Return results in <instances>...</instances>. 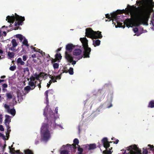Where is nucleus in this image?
I'll list each match as a JSON object with an SVG mask.
<instances>
[{
    "instance_id": "nucleus-1",
    "label": "nucleus",
    "mask_w": 154,
    "mask_h": 154,
    "mask_svg": "<svg viewBox=\"0 0 154 154\" xmlns=\"http://www.w3.org/2000/svg\"><path fill=\"white\" fill-rule=\"evenodd\" d=\"M140 9L135 19H128L124 22L127 27L137 26L141 24H146L153 11V7L152 0H142L137 2Z\"/></svg>"
},
{
    "instance_id": "nucleus-2",
    "label": "nucleus",
    "mask_w": 154,
    "mask_h": 154,
    "mask_svg": "<svg viewBox=\"0 0 154 154\" xmlns=\"http://www.w3.org/2000/svg\"><path fill=\"white\" fill-rule=\"evenodd\" d=\"M58 107H57L55 109L56 115L54 114L52 110H50L47 115L48 118H47L48 123V125H50V127L48 125L43 123L41 128V136L42 141L46 142L51 137L50 129H54L55 128L58 127L63 128L60 125L55 124V120L59 118V115L58 114Z\"/></svg>"
},
{
    "instance_id": "nucleus-3",
    "label": "nucleus",
    "mask_w": 154,
    "mask_h": 154,
    "mask_svg": "<svg viewBox=\"0 0 154 154\" xmlns=\"http://www.w3.org/2000/svg\"><path fill=\"white\" fill-rule=\"evenodd\" d=\"M47 74L41 72L39 74H35L34 76H31L30 78V81L29 82V85L30 86H27L24 88L26 91H29L30 89H32L35 87V79L38 80L40 82L42 79H45L47 78Z\"/></svg>"
},
{
    "instance_id": "nucleus-4",
    "label": "nucleus",
    "mask_w": 154,
    "mask_h": 154,
    "mask_svg": "<svg viewBox=\"0 0 154 154\" xmlns=\"http://www.w3.org/2000/svg\"><path fill=\"white\" fill-rule=\"evenodd\" d=\"M120 11L117 10L116 12L111 14L110 15H109L108 14H106V17L108 18L109 19H110L109 21L112 20L113 23L114 25H115V27L117 28L118 27H123L124 28L125 26H122V23L120 22V16L118 15V14L120 12Z\"/></svg>"
},
{
    "instance_id": "nucleus-5",
    "label": "nucleus",
    "mask_w": 154,
    "mask_h": 154,
    "mask_svg": "<svg viewBox=\"0 0 154 154\" xmlns=\"http://www.w3.org/2000/svg\"><path fill=\"white\" fill-rule=\"evenodd\" d=\"M73 45L72 44H68L66 45L65 57L68 62L71 63L72 65H74L76 63V61L73 60V57L71 54V52L74 48Z\"/></svg>"
},
{
    "instance_id": "nucleus-6",
    "label": "nucleus",
    "mask_w": 154,
    "mask_h": 154,
    "mask_svg": "<svg viewBox=\"0 0 154 154\" xmlns=\"http://www.w3.org/2000/svg\"><path fill=\"white\" fill-rule=\"evenodd\" d=\"M80 40L82 44L84 50V58L89 57V55L91 51V49L90 48L88 47V40L85 37L80 38Z\"/></svg>"
},
{
    "instance_id": "nucleus-7",
    "label": "nucleus",
    "mask_w": 154,
    "mask_h": 154,
    "mask_svg": "<svg viewBox=\"0 0 154 154\" xmlns=\"http://www.w3.org/2000/svg\"><path fill=\"white\" fill-rule=\"evenodd\" d=\"M101 33V32L99 31L95 32L90 29H86V36L92 39L102 38V35Z\"/></svg>"
},
{
    "instance_id": "nucleus-8",
    "label": "nucleus",
    "mask_w": 154,
    "mask_h": 154,
    "mask_svg": "<svg viewBox=\"0 0 154 154\" xmlns=\"http://www.w3.org/2000/svg\"><path fill=\"white\" fill-rule=\"evenodd\" d=\"M15 16H14V15L13 16H8L6 17V20H8V22L9 23H13L15 20L17 22V24L19 25H22V22L24 21L25 20V18L24 17H22L19 16V15H17L16 14H15Z\"/></svg>"
},
{
    "instance_id": "nucleus-9",
    "label": "nucleus",
    "mask_w": 154,
    "mask_h": 154,
    "mask_svg": "<svg viewBox=\"0 0 154 154\" xmlns=\"http://www.w3.org/2000/svg\"><path fill=\"white\" fill-rule=\"evenodd\" d=\"M122 154H141L140 150L135 145L127 147Z\"/></svg>"
},
{
    "instance_id": "nucleus-10",
    "label": "nucleus",
    "mask_w": 154,
    "mask_h": 154,
    "mask_svg": "<svg viewBox=\"0 0 154 154\" xmlns=\"http://www.w3.org/2000/svg\"><path fill=\"white\" fill-rule=\"evenodd\" d=\"M61 74L55 76L54 75H49V77L51 79L48 83H47V86L48 88L49 87L50 85L53 82H57V80H59L61 79Z\"/></svg>"
},
{
    "instance_id": "nucleus-11",
    "label": "nucleus",
    "mask_w": 154,
    "mask_h": 154,
    "mask_svg": "<svg viewBox=\"0 0 154 154\" xmlns=\"http://www.w3.org/2000/svg\"><path fill=\"white\" fill-rule=\"evenodd\" d=\"M82 51L79 49H76L73 51V54L75 56V58L77 60L82 59L83 57V55L82 54Z\"/></svg>"
},
{
    "instance_id": "nucleus-12",
    "label": "nucleus",
    "mask_w": 154,
    "mask_h": 154,
    "mask_svg": "<svg viewBox=\"0 0 154 154\" xmlns=\"http://www.w3.org/2000/svg\"><path fill=\"white\" fill-rule=\"evenodd\" d=\"M11 43L12 46L10 47L11 45L8 44L7 45V47L9 48L10 50L13 51H16V47L18 45V43L16 40L15 39H13L11 42Z\"/></svg>"
},
{
    "instance_id": "nucleus-13",
    "label": "nucleus",
    "mask_w": 154,
    "mask_h": 154,
    "mask_svg": "<svg viewBox=\"0 0 154 154\" xmlns=\"http://www.w3.org/2000/svg\"><path fill=\"white\" fill-rule=\"evenodd\" d=\"M48 92H50V93L51 92H53V91L51 90H49L46 91L45 93V98H46V100H45V103L47 104V106L45 107V108L44 109V115L45 116H46V112L48 111V107H49V106L48 105Z\"/></svg>"
},
{
    "instance_id": "nucleus-14",
    "label": "nucleus",
    "mask_w": 154,
    "mask_h": 154,
    "mask_svg": "<svg viewBox=\"0 0 154 154\" xmlns=\"http://www.w3.org/2000/svg\"><path fill=\"white\" fill-rule=\"evenodd\" d=\"M143 154H153L154 152V147L150 145L148 146L146 149H143Z\"/></svg>"
},
{
    "instance_id": "nucleus-15",
    "label": "nucleus",
    "mask_w": 154,
    "mask_h": 154,
    "mask_svg": "<svg viewBox=\"0 0 154 154\" xmlns=\"http://www.w3.org/2000/svg\"><path fill=\"white\" fill-rule=\"evenodd\" d=\"M16 37L17 38H19L21 42L23 40L22 42L23 44L25 45L27 47L29 46V45L28 44L27 40L23 35L20 34H17L16 35Z\"/></svg>"
},
{
    "instance_id": "nucleus-16",
    "label": "nucleus",
    "mask_w": 154,
    "mask_h": 154,
    "mask_svg": "<svg viewBox=\"0 0 154 154\" xmlns=\"http://www.w3.org/2000/svg\"><path fill=\"white\" fill-rule=\"evenodd\" d=\"M83 147L84 149L86 151H88L96 148V145L95 144H92L90 145L87 144L83 145Z\"/></svg>"
},
{
    "instance_id": "nucleus-17",
    "label": "nucleus",
    "mask_w": 154,
    "mask_h": 154,
    "mask_svg": "<svg viewBox=\"0 0 154 154\" xmlns=\"http://www.w3.org/2000/svg\"><path fill=\"white\" fill-rule=\"evenodd\" d=\"M4 106L8 113H10L13 116L15 115L16 111L14 109H10L9 106L6 104H5Z\"/></svg>"
},
{
    "instance_id": "nucleus-18",
    "label": "nucleus",
    "mask_w": 154,
    "mask_h": 154,
    "mask_svg": "<svg viewBox=\"0 0 154 154\" xmlns=\"http://www.w3.org/2000/svg\"><path fill=\"white\" fill-rule=\"evenodd\" d=\"M102 142L103 143L104 147L107 149L109 146V143L108 141V139L107 138H104L102 140Z\"/></svg>"
},
{
    "instance_id": "nucleus-19",
    "label": "nucleus",
    "mask_w": 154,
    "mask_h": 154,
    "mask_svg": "<svg viewBox=\"0 0 154 154\" xmlns=\"http://www.w3.org/2000/svg\"><path fill=\"white\" fill-rule=\"evenodd\" d=\"M56 61L55 60H53L52 61L51 63L52 64L54 70H57L59 67V64L57 63H55Z\"/></svg>"
},
{
    "instance_id": "nucleus-20",
    "label": "nucleus",
    "mask_w": 154,
    "mask_h": 154,
    "mask_svg": "<svg viewBox=\"0 0 154 154\" xmlns=\"http://www.w3.org/2000/svg\"><path fill=\"white\" fill-rule=\"evenodd\" d=\"M5 117V124L6 125H9V123L11 122V117L8 115H6Z\"/></svg>"
},
{
    "instance_id": "nucleus-21",
    "label": "nucleus",
    "mask_w": 154,
    "mask_h": 154,
    "mask_svg": "<svg viewBox=\"0 0 154 154\" xmlns=\"http://www.w3.org/2000/svg\"><path fill=\"white\" fill-rule=\"evenodd\" d=\"M16 63L18 65H23L25 63V62L22 60V59L20 57L18 58L17 59Z\"/></svg>"
},
{
    "instance_id": "nucleus-22",
    "label": "nucleus",
    "mask_w": 154,
    "mask_h": 154,
    "mask_svg": "<svg viewBox=\"0 0 154 154\" xmlns=\"http://www.w3.org/2000/svg\"><path fill=\"white\" fill-rule=\"evenodd\" d=\"M31 49H33L34 51H37L38 52L42 54V56H43L44 54H45V53L42 51L40 49L36 48H33L32 46H31Z\"/></svg>"
},
{
    "instance_id": "nucleus-23",
    "label": "nucleus",
    "mask_w": 154,
    "mask_h": 154,
    "mask_svg": "<svg viewBox=\"0 0 154 154\" xmlns=\"http://www.w3.org/2000/svg\"><path fill=\"white\" fill-rule=\"evenodd\" d=\"M100 41L99 40H94L93 41V45L94 46H99L100 44Z\"/></svg>"
},
{
    "instance_id": "nucleus-24",
    "label": "nucleus",
    "mask_w": 154,
    "mask_h": 154,
    "mask_svg": "<svg viewBox=\"0 0 154 154\" xmlns=\"http://www.w3.org/2000/svg\"><path fill=\"white\" fill-rule=\"evenodd\" d=\"M73 142L74 144L72 146V147H73V148H76V145H77L78 146H79L78 145V144L79 143V141L78 139L76 138L75 139L73 140Z\"/></svg>"
},
{
    "instance_id": "nucleus-25",
    "label": "nucleus",
    "mask_w": 154,
    "mask_h": 154,
    "mask_svg": "<svg viewBox=\"0 0 154 154\" xmlns=\"http://www.w3.org/2000/svg\"><path fill=\"white\" fill-rule=\"evenodd\" d=\"M15 54L14 52L9 51L8 53V55L9 58H12L14 57Z\"/></svg>"
},
{
    "instance_id": "nucleus-26",
    "label": "nucleus",
    "mask_w": 154,
    "mask_h": 154,
    "mask_svg": "<svg viewBox=\"0 0 154 154\" xmlns=\"http://www.w3.org/2000/svg\"><path fill=\"white\" fill-rule=\"evenodd\" d=\"M6 96L8 99H11L12 97V93H7Z\"/></svg>"
},
{
    "instance_id": "nucleus-27",
    "label": "nucleus",
    "mask_w": 154,
    "mask_h": 154,
    "mask_svg": "<svg viewBox=\"0 0 154 154\" xmlns=\"http://www.w3.org/2000/svg\"><path fill=\"white\" fill-rule=\"evenodd\" d=\"M148 106L151 108L154 107V101H151L149 103Z\"/></svg>"
},
{
    "instance_id": "nucleus-28",
    "label": "nucleus",
    "mask_w": 154,
    "mask_h": 154,
    "mask_svg": "<svg viewBox=\"0 0 154 154\" xmlns=\"http://www.w3.org/2000/svg\"><path fill=\"white\" fill-rule=\"evenodd\" d=\"M78 154H82V152L83 151V149L79 146L78 147Z\"/></svg>"
},
{
    "instance_id": "nucleus-29",
    "label": "nucleus",
    "mask_w": 154,
    "mask_h": 154,
    "mask_svg": "<svg viewBox=\"0 0 154 154\" xmlns=\"http://www.w3.org/2000/svg\"><path fill=\"white\" fill-rule=\"evenodd\" d=\"M60 154H68V152L66 149L63 150H61L60 152Z\"/></svg>"
},
{
    "instance_id": "nucleus-30",
    "label": "nucleus",
    "mask_w": 154,
    "mask_h": 154,
    "mask_svg": "<svg viewBox=\"0 0 154 154\" xmlns=\"http://www.w3.org/2000/svg\"><path fill=\"white\" fill-rule=\"evenodd\" d=\"M138 29L137 28H134L133 29V30L134 31V32L135 33H136V34H135L134 35H137V36H139L140 35V34H138V33H137V31H138Z\"/></svg>"
},
{
    "instance_id": "nucleus-31",
    "label": "nucleus",
    "mask_w": 154,
    "mask_h": 154,
    "mask_svg": "<svg viewBox=\"0 0 154 154\" xmlns=\"http://www.w3.org/2000/svg\"><path fill=\"white\" fill-rule=\"evenodd\" d=\"M56 58L58 60L61 58L62 56L60 54H57L55 55Z\"/></svg>"
},
{
    "instance_id": "nucleus-32",
    "label": "nucleus",
    "mask_w": 154,
    "mask_h": 154,
    "mask_svg": "<svg viewBox=\"0 0 154 154\" xmlns=\"http://www.w3.org/2000/svg\"><path fill=\"white\" fill-rule=\"evenodd\" d=\"M6 126L7 127V133H6V135H7V134H8L10 133V132L11 131V130H10V127L9 126V125H6Z\"/></svg>"
},
{
    "instance_id": "nucleus-33",
    "label": "nucleus",
    "mask_w": 154,
    "mask_h": 154,
    "mask_svg": "<svg viewBox=\"0 0 154 154\" xmlns=\"http://www.w3.org/2000/svg\"><path fill=\"white\" fill-rule=\"evenodd\" d=\"M69 72L70 74L73 75V69L71 67L70 68Z\"/></svg>"
},
{
    "instance_id": "nucleus-34",
    "label": "nucleus",
    "mask_w": 154,
    "mask_h": 154,
    "mask_svg": "<svg viewBox=\"0 0 154 154\" xmlns=\"http://www.w3.org/2000/svg\"><path fill=\"white\" fill-rule=\"evenodd\" d=\"M3 51L1 50H0V60L4 58V56L2 55V54H3Z\"/></svg>"
},
{
    "instance_id": "nucleus-35",
    "label": "nucleus",
    "mask_w": 154,
    "mask_h": 154,
    "mask_svg": "<svg viewBox=\"0 0 154 154\" xmlns=\"http://www.w3.org/2000/svg\"><path fill=\"white\" fill-rule=\"evenodd\" d=\"M26 154H33L32 152L29 149H27L25 151Z\"/></svg>"
},
{
    "instance_id": "nucleus-36",
    "label": "nucleus",
    "mask_w": 154,
    "mask_h": 154,
    "mask_svg": "<svg viewBox=\"0 0 154 154\" xmlns=\"http://www.w3.org/2000/svg\"><path fill=\"white\" fill-rule=\"evenodd\" d=\"M16 66H11L10 67V69L12 71L16 69Z\"/></svg>"
},
{
    "instance_id": "nucleus-37",
    "label": "nucleus",
    "mask_w": 154,
    "mask_h": 154,
    "mask_svg": "<svg viewBox=\"0 0 154 154\" xmlns=\"http://www.w3.org/2000/svg\"><path fill=\"white\" fill-rule=\"evenodd\" d=\"M27 58L28 57L26 55H24L23 56V59L24 61H26Z\"/></svg>"
},
{
    "instance_id": "nucleus-38",
    "label": "nucleus",
    "mask_w": 154,
    "mask_h": 154,
    "mask_svg": "<svg viewBox=\"0 0 154 154\" xmlns=\"http://www.w3.org/2000/svg\"><path fill=\"white\" fill-rule=\"evenodd\" d=\"M24 72H29V69L28 67H26L24 68L23 69Z\"/></svg>"
},
{
    "instance_id": "nucleus-39",
    "label": "nucleus",
    "mask_w": 154,
    "mask_h": 154,
    "mask_svg": "<svg viewBox=\"0 0 154 154\" xmlns=\"http://www.w3.org/2000/svg\"><path fill=\"white\" fill-rule=\"evenodd\" d=\"M8 85L6 84H4L2 85V87L4 88H7Z\"/></svg>"
},
{
    "instance_id": "nucleus-40",
    "label": "nucleus",
    "mask_w": 154,
    "mask_h": 154,
    "mask_svg": "<svg viewBox=\"0 0 154 154\" xmlns=\"http://www.w3.org/2000/svg\"><path fill=\"white\" fill-rule=\"evenodd\" d=\"M2 119L3 117L2 115H0V122L1 123H2Z\"/></svg>"
},
{
    "instance_id": "nucleus-41",
    "label": "nucleus",
    "mask_w": 154,
    "mask_h": 154,
    "mask_svg": "<svg viewBox=\"0 0 154 154\" xmlns=\"http://www.w3.org/2000/svg\"><path fill=\"white\" fill-rule=\"evenodd\" d=\"M0 130L2 131H4V128H3V126L2 125H0Z\"/></svg>"
},
{
    "instance_id": "nucleus-42",
    "label": "nucleus",
    "mask_w": 154,
    "mask_h": 154,
    "mask_svg": "<svg viewBox=\"0 0 154 154\" xmlns=\"http://www.w3.org/2000/svg\"><path fill=\"white\" fill-rule=\"evenodd\" d=\"M111 152L110 150H108L106 151V153H105V154H111Z\"/></svg>"
},
{
    "instance_id": "nucleus-43",
    "label": "nucleus",
    "mask_w": 154,
    "mask_h": 154,
    "mask_svg": "<svg viewBox=\"0 0 154 154\" xmlns=\"http://www.w3.org/2000/svg\"><path fill=\"white\" fill-rule=\"evenodd\" d=\"M6 32L5 31H4L3 33L2 34V36H5L6 35Z\"/></svg>"
},
{
    "instance_id": "nucleus-44",
    "label": "nucleus",
    "mask_w": 154,
    "mask_h": 154,
    "mask_svg": "<svg viewBox=\"0 0 154 154\" xmlns=\"http://www.w3.org/2000/svg\"><path fill=\"white\" fill-rule=\"evenodd\" d=\"M21 97V96H19V94L18 93L17 94V97H18V98L19 99H20V98L21 99V98H22Z\"/></svg>"
},
{
    "instance_id": "nucleus-45",
    "label": "nucleus",
    "mask_w": 154,
    "mask_h": 154,
    "mask_svg": "<svg viewBox=\"0 0 154 154\" xmlns=\"http://www.w3.org/2000/svg\"><path fill=\"white\" fill-rule=\"evenodd\" d=\"M119 141V140H116V142H114V143H116V144L118 143Z\"/></svg>"
},
{
    "instance_id": "nucleus-46",
    "label": "nucleus",
    "mask_w": 154,
    "mask_h": 154,
    "mask_svg": "<svg viewBox=\"0 0 154 154\" xmlns=\"http://www.w3.org/2000/svg\"><path fill=\"white\" fill-rule=\"evenodd\" d=\"M65 147H66V146L65 145H63L62 147L61 148V150L63 149H64ZM66 148H67V147H66Z\"/></svg>"
},
{
    "instance_id": "nucleus-47",
    "label": "nucleus",
    "mask_w": 154,
    "mask_h": 154,
    "mask_svg": "<svg viewBox=\"0 0 154 154\" xmlns=\"http://www.w3.org/2000/svg\"><path fill=\"white\" fill-rule=\"evenodd\" d=\"M2 91L4 92L5 91H7V90L6 89H5V88H3L2 89Z\"/></svg>"
},
{
    "instance_id": "nucleus-48",
    "label": "nucleus",
    "mask_w": 154,
    "mask_h": 154,
    "mask_svg": "<svg viewBox=\"0 0 154 154\" xmlns=\"http://www.w3.org/2000/svg\"><path fill=\"white\" fill-rule=\"evenodd\" d=\"M32 57H36V55L35 54H32Z\"/></svg>"
},
{
    "instance_id": "nucleus-49",
    "label": "nucleus",
    "mask_w": 154,
    "mask_h": 154,
    "mask_svg": "<svg viewBox=\"0 0 154 154\" xmlns=\"http://www.w3.org/2000/svg\"><path fill=\"white\" fill-rule=\"evenodd\" d=\"M38 143V141H35V144H37Z\"/></svg>"
},
{
    "instance_id": "nucleus-50",
    "label": "nucleus",
    "mask_w": 154,
    "mask_h": 154,
    "mask_svg": "<svg viewBox=\"0 0 154 154\" xmlns=\"http://www.w3.org/2000/svg\"><path fill=\"white\" fill-rule=\"evenodd\" d=\"M134 10V9H133L132 8H130V11H132V10Z\"/></svg>"
},
{
    "instance_id": "nucleus-51",
    "label": "nucleus",
    "mask_w": 154,
    "mask_h": 154,
    "mask_svg": "<svg viewBox=\"0 0 154 154\" xmlns=\"http://www.w3.org/2000/svg\"><path fill=\"white\" fill-rule=\"evenodd\" d=\"M38 87L39 88H40V87H41V85L40 84H39L38 85Z\"/></svg>"
},
{
    "instance_id": "nucleus-52",
    "label": "nucleus",
    "mask_w": 154,
    "mask_h": 154,
    "mask_svg": "<svg viewBox=\"0 0 154 154\" xmlns=\"http://www.w3.org/2000/svg\"><path fill=\"white\" fill-rule=\"evenodd\" d=\"M3 136V134L0 133V136L2 137Z\"/></svg>"
},
{
    "instance_id": "nucleus-53",
    "label": "nucleus",
    "mask_w": 154,
    "mask_h": 154,
    "mask_svg": "<svg viewBox=\"0 0 154 154\" xmlns=\"http://www.w3.org/2000/svg\"><path fill=\"white\" fill-rule=\"evenodd\" d=\"M3 81H4L3 80L0 79V83H1V82H3Z\"/></svg>"
},
{
    "instance_id": "nucleus-54",
    "label": "nucleus",
    "mask_w": 154,
    "mask_h": 154,
    "mask_svg": "<svg viewBox=\"0 0 154 154\" xmlns=\"http://www.w3.org/2000/svg\"><path fill=\"white\" fill-rule=\"evenodd\" d=\"M153 18H154V16H153ZM152 29L153 30H154V27H152Z\"/></svg>"
},
{
    "instance_id": "nucleus-55",
    "label": "nucleus",
    "mask_w": 154,
    "mask_h": 154,
    "mask_svg": "<svg viewBox=\"0 0 154 154\" xmlns=\"http://www.w3.org/2000/svg\"><path fill=\"white\" fill-rule=\"evenodd\" d=\"M114 139H115V138H114V137H112V140H114Z\"/></svg>"
},
{
    "instance_id": "nucleus-56",
    "label": "nucleus",
    "mask_w": 154,
    "mask_h": 154,
    "mask_svg": "<svg viewBox=\"0 0 154 154\" xmlns=\"http://www.w3.org/2000/svg\"><path fill=\"white\" fill-rule=\"evenodd\" d=\"M60 50H61V48L58 49V51H60Z\"/></svg>"
},
{
    "instance_id": "nucleus-57",
    "label": "nucleus",
    "mask_w": 154,
    "mask_h": 154,
    "mask_svg": "<svg viewBox=\"0 0 154 154\" xmlns=\"http://www.w3.org/2000/svg\"><path fill=\"white\" fill-rule=\"evenodd\" d=\"M5 77V76H4V77H2H2H1V78H4V77Z\"/></svg>"
},
{
    "instance_id": "nucleus-58",
    "label": "nucleus",
    "mask_w": 154,
    "mask_h": 154,
    "mask_svg": "<svg viewBox=\"0 0 154 154\" xmlns=\"http://www.w3.org/2000/svg\"><path fill=\"white\" fill-rule=\"evenodd\" d=\"M106 21H109L108 20H106Z\"/></svg>"
},
{
    "instance_id": "nucleus-59",
    "label": "nucleus",
    "mask_w": 154,
    "mask_h": 154,
    "mask_svg": "<svg viewBox=\"0 0 154 154\" xmlns=\"http://www.w3.org/2000/svg\"><path fill=\"white\" fill-rule=\"evenodd\" d=\"M152 23H154V20H153V21H152Z\"/></svg>"
},
{
    "instance_id": "nucleus-60",
    "label": "nucleus",
    "mask_w": 154,
    "mask_h": 154,
    "mask_svg": "<svg viewBox=\"0 0 154 154\" xmlns=\"http://www.w3.org/2000/svg\"><path fill=\"white\" fill-rule=\"evenodd\" d=\"M5 26H3L2 27V28L5 27Z\"/></svg>"
},
{
    "instance_id": "nucleus-61",
    "label": "nucleus",
    "mask_w": 154,
    "mask_h": 154,
    "mask_svg": "<svg viewBox=\"0 0 154 154\" xmlns=\"http://www.w3.org/2000/svg\"><path fill=\"white\" fill-rule=\"evenodd\" d=\"M9 148H10V149H11V148H10V146H9Z\"/></svg>"
},
{
    "instance_id": "nucleus-62",
    "label": "nucleus",
    "mask_w": 154,
    "mask_h": 154,
    "mask_svg": "<svg viewBox=\"0 0 154 154\" xmlns=\"http://www.w3.org/2000/svg\"><path fill=\"white\" fill-rule=\"evenodd\" d=\"M15 23H16V24H15V25L16 26V24H17L16 22H15Z\"/></svg>"
},
{
    "instance_id": "nucleus-63",
    "label": "nucleus",
    "mask_w": 154,
    "mask_h": 154,
    "mask_svg": "<svg viewBox=\"0 0 154 154\" xmlns=\"http://www.w3.org/2000/svg\"><path fill=\"white\" fill-rule=\"evenodd\" d=\"M54 72V73H56V72Z\"/></svg>"
},
{
    "instance_id": "nucleus-64",
    "label": "nucleus",
    "mask_w": 154,
    "mask_h": 154,
    "mask_svg": "<svg viewBox=\"0 0 154 154\" xmlns=\"http://www.w3.org/2000/svg\"><path fill=\"white\" fill-rule=\"evenodd\" d=\"M69 145V146H71V145Z\"/></svg>"
}]
</instances>
